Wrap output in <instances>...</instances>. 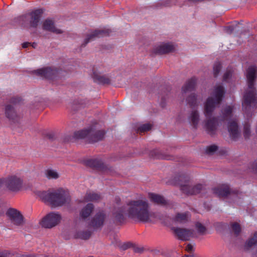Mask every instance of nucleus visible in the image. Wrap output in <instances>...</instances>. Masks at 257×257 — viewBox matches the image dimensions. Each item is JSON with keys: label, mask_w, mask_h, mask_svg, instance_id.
<instances>
[{"label": "nucleus", "mask_w": 257, "mask_h": 257, "mask_svg": "<svg viewBox=\"0 0 257 257\" xmlns=\"http://www.w3.org/2000/svg\"><path fill=\"white\" fill-rule=\"evenodd\" d=\"M225 94L223 86H216L214 90L212 96L209 97L204 105V113L207 120L205 122V127L208 134H215L219 122L227 120L232 115V108L230 106H227L221 110V115L218 117L210 118L216 106L219 104L222 100Z\"/></svg>", "instance_id": "nucleus-1"}, {"label": "nucleus", "mask_w": 257, "mask_h": 257, "mask_svg": "<svg viewBox=\"0 0 257 257\" xmlns=\"http://www.w3.org/2000/svg\"><path fill=\"white\" fill-rule=\"evenodd\" d=\"M124 214L132 219L142 222H150L153 215L149 211L148 202L142 199L130 201L126 206L115 207L112 211V217L116 223H121L125 220Z\"/></svg>", "instance_id": "nucleus-2"}, {"label": "nucleus", "mask_w": 257, "mask_h": 257, "mask_svg": "<svg viewBox=\"0 0 257 257\" xmlns=\"http://www.w3.org/2000/svg\"><path fill=\"white\" fill-rule=\"evenodd\" d=\"M246 76L248 89L243 95L242 107L247 116H250L257 108V95L254 87V82L257 76V67L249 66L246 71Z\"/></svg>", "instance_id": "nucleus-3"}, {"label": "nucleus", "mask_w": 257, "mask_h": 257, "mask_svg": "<svg viewBox=\"0 0 257 257\" xmlns=\"http://www.w3.org/2000/svg\"><path fill=\"white\" fill-rule=\"evenodd\" d=\"M38 195L44 202L49 203L52 207L62 206L70 201L69 192L59 188L53 192L39 191Z\"/></svg>", "instance_id": "nucleus-4"}, {"label": "nucleus", "mask_w": 257, "mask_h": 257, "mask_svg": "<svg viewBox=\"0 0 257 257\" xmlns=\"http://www.w3.org/2000/svg\"><path fill=\"white\" fill-rule=\"evenodd\" d=\"M190 177L181 174L175 178V184L180 186L182 191L187 195H195L201 193L204 186L202 184H197L193 187L189 185Z\"/></svg>", "instance_id": "nucleus-5"}, {"label": "nucleus", "mask_w": 257, "mask_h": 257, "mask_svg": "<svg viewBox=\"0 0 257 257\" xmlns=\"http://www.w3.org/2000/svg\"><path fill=\"white\" fill-rule=\"evenodd\" d=\"M105 133L103 130H97L91 126L87 129L76 131L74 133V138L81 139L87 138L90 143H94L101 140Z\"/></svg>", "instance_id": "nucleus-6"}, {"label": "nucleus", "mask_w": 257, "mask_h": 257, "mask_svg": "<svg viewBox=\"0 0 257 257\" xmlns=\"http://www.w3.org/2000/svg\"><path fill=\"white\" fill-rule=\"evenodd\" d=\"M3 182L6 188L12 192L20 191L23 184V180L16 175H11L3 179Z\"/></svg>", "instance_id": "nucleus-7"}, {"label": "nucleus", "mask_w": 257, "mask_h": 257, "mask_svg": "<svg viewBox=\"0 0 257 257\" xmlns=\"http://www.w3.org/2000/svg\"><path fill=\"white\" fill-rule=\"evenodd\" d=\"M21 98L19 96L13 97L10 100V103L7 104L5 107V115L10 121L13 122H18L19 120L18 116L14 105L19 103L21 101Z\"/></svg>", "instance_id": "nucleus-8"}, {"label": "nucleus", "mask_w": 257, "mask_h": 257, "mask_svg": "<svg viewBox=\"0 0 257 257\" xmlns=\"http://www.w3.org/2000/svg\"><path fill=\"white\" fill-rule=\"evenodd\" d=\"M33 72L41 78L52 80L59 76L60 71L55 67H47L34 70Z\"/></svg>", "instance_id": "nucleus-9"}, {"label": "nucleus", "mask_w": 257, "mask_h": 257, "mask_svg": "<svg viewBox=\"0 0 257 257\" xmlns=\"http://www.w3.org/2000/svg\"><path fill=\"white\" fill-rule=\"evenodd\" d=\"M61 219L59 214L51 212L42 219L41 225L45 228H51L57 225Z\"/></svg>", "instance_id": "nucleus-10"}, {"label": "nucleus", "mask_w": 257, "mask_h": 257, "mask_svg": "<svg viewBox=\"0 0 257 257\" xmlns=\"http://www.w3.org/2000/svg\"><path fill=\"white\" fill-rule=\"evenodd\" d=\"M106 214L103 210H99L91 218L90 225L94 229L101 228L106 218Z\"/></svg>", "instance_id": "nucleus-11"}, {"label": "nucleus", "mask_w": 257, "mask_h": 257, "mask_svg": "<svg viewBox=\"0 0 257 257\" xmlns=\"http://www.w3.org/2000/svg\"><path fill=\"white\" fill-rule=\"evenodd\" d=\"M12 223L16 225H20L23 221V217L20 212L14 208H10L6 212Z\"/></svg>", "instance_id": "nucleus-12"}, {"label": "nucleus", "mask_w": 257, "mask_h": 257, "mask_svg": "<svg viewBox=\"0 0 257 257\" xmlns=\"http://www.w3.org/2000/svg\"><path fill=\"white\" fill-rule=\"evenodd\" d=\"M111 31L109 29L96 30L91 34L88 35L87 38L85 39L84 43L82 44V47H85L86 44L90 41L93 40L94 38L107 36L110 35Z\"/></svg>", "instance_id": "nucleus-13"}, {"label": "nucleus", "mask_w": 257, "mask_h": 257, "mask_svg": "<svg viewBox=\"0 0 257 257\" xmlns=\"http://www.w3.org/2000/svg\"><path fill=\"white\" fill-rule=\"evenodd\" d=\"M173 231L178 238L182 240H189L193 236V231L191 229L176 227Z\"/></svg>", "instance_id": "nucleus-14"}, {"label": "nucleus", "mask_w": 257, "mask_h": 257, "mask_svg": "<svg viewBox=\"0 0 257 257\" xmlns=\"http://www.w3.org/2000/svg\"><path fill=\"white\" fill-rule=\"evenodd\" d=\"M85 164L87 166L103 172L106 171L107 169V167L101 160L98 159L87 160Z\"/></svg>", "instance_id": "nucleus-15"}, {"label": "nucleus", "mask_w": 257, "mask_h": 257, "mask_svg": "<svg viewBox=\"0 0 257 257\" xmlns=\"http://www.w3.org/2000/svg\"><path fill=\"white\" fill-rule=\"evenodd\" d=\"M43 13V11L42 9H38L30 13L29 15L31 17L30 24L31 27L36 28L38 26Z\"/></svg>", "instance_id": "nucleus-16"}, {"label": "nucleus", "mask_w": 257, "mask_h": 257, "mask_svg": "<svg viewBox=\"0 0 257 257\" xmlns=\"http://www.w3.org/2000/svg\"><path fill=\"white\" fill-rule=\"evenodd\" d=\"M175 49L174 46L170 43L161 45L153 50L154 53L158 55L167 54L173 51Z\"/></svg>", "instance_id": "nucleus-17"}, {"label": "nucleus", "mask_w": 257, "mask_h": 257, "mask_svg": "<svg viewBox=\"0 0 257 257\" xmlns=\"http://www.w3.org/2000/svg\"><path fill=\"white\" fill-rule=\"evenodd\" d=\"M101 72L98 71L95 68H93L92 77L94 81L99 84H105L110 83V79L106 76L101 75Z\"/></svg>", "instance_id": "nucleus-18"}, {"label": "nucleus", "mask_w": 257, "mask_h": 257, "mask_svg": "<svg viewBox=\"0 0 257 257\" xmlns=\"http://www.w3.org/2000/svg\"><path fill=\"white\" fill-rule=\"evenodd\" d=\"M213 193L219 197H224L231 193L229 187L227 184H222L213 189Z\"/></svg>", "instance_id": "nucleus-19"}, {"label": "nucleus", "mask_w": 257, "mask_h": 257, "mask_svg": "<svg viewBox=\"0 0 257 257\" xmlns=\"http://www.w3.org/2000/svg\"><path fill=\"white\" fill-rule=\"evenodd\" d=\"M228 130L231 139L236 140L239 137L240 133L238 131V126L236 121L229 122L228 124Z\"/></svg>", "instance_id": "nucleus-20"}, {"label": "nucleus", "mask_w": 257, "mask_h": 257, "mask_svg": "<svg viewBox=\"0 0 257 257\" xmlns=\"http://www.w3.org/2000/svg\"><path fill=\"white\" fill-rule=\"evenodd\" d=\"M196 79L195 77H192L188 80L184 85L182 87V93L184 95L188 92L193 91L196 86Z\"/></svg>", "instance_id": "nucleus-21"}, {"label": "nucleus", "mask_w": 257, "mask_h": 257, "mask_svg": "<svg viewBox=\"0 0 257 257\" xmlns=\"http://www.w3.org/2000/svg\"><path fill=\"white\" fill-rule=\"evenodd\" d=\"M43 29L44 30L48 31L58 34L62 33V31L60 29L56 28L54 26V22L49 19H47L44 21L43 24Z\"/></svg>", "instance_id": "nucleus-22"}, {"label": "nucleus", "mask_w": 257, "mask_h": 257, "mask_svg": "<svg viewBox=\"0 0 257 257\" xmlns=\"http://www.w3.org/2000/svg\"><path fill=\"white\" fill-rule=\"evenodd\" d=\"M150 200L158 205L165 206L168 204L167 200L164 197L160 195L155 193H149V194Z\"/></svg>", "instance_id": "nucleus-23"}, {"label": "nucleus", "mask_w": 257, "mask_h": 257, "mask_svg": "<svg viewBox=\"0 0 257 257\" xmlns=\"http://www.w3.org/2000/svg\"><path fill=\"white\" fill-rule=\"evenodd\" d=\"M94 206L92 203H88L81 210L80 216L81 218L85 219L88 218L93 211Z\"/></svg>", "instance_id": "nucleus-24"}, {"label": "nucleus", "mask_w": 257, "mask_h": 257, "mask_svg": "<svg viewBox=\"0 0 257 257\" xmlns=\"http://www.w3.org/2000/svg\"><path fill=\"white\" fill-rule=\"evenodd\" d=\"M101 199V197L99 194L88 191L86 192L82 202L98 201Z\"/></svg>", "instance_id": "nucleus-25"}, {"label": "nucleus", "mask_w": 257, "mask_h": 257, "mask_svg": "<svg viewBox=\"0 0 257 257\" xmlns=\"http://www.w3.org/2000/svg\"><path fill=\"white\" fill-rule=\"evenodd\" d=\"M189 213L188 212L184 213H178L174 217L173 220L179 223H185L189 219Z\"/></svg>", "instance_id": "nucleus-26"}, {"label": "nucleus", "mask_w": 257, "mask_h": 257, "mask_svg": "<svg viewBox=\"0 0 257 257\" xmlns=\"http://www.w3.org/2000/svg\"><path fill=\"white\" fill-rule=\"evenodd\" d=\"M189 120L191 124L194 128H196L199 120V115L197 110H193L189 117Z\"/></svg>", "instance_id": "nucleus-27"}, {"label": "nucleus", "mask_w": 257, "mask_h": 257, "mask_svg": "<svg viewBox=\"0 0 257 257\" xmlns=\"http://www.w3.org/2000/svg\"><path fill=\"white\" fill-rule=\"evenodd\" d=\"M45 175L48 179H57L59 178V174L56 170L48 169L45 171Z\"/></svg>", "instance_id": "nucleus-28"}, {"label": "nucleus", "mask_w": 257, "mask_h": 257, "mask_svg": "<svg viewBox=\"0 0 257 257\" xmlns=\"http://www.w3.org/2000/svg\"><path fill=\"white\" fill-rule=\"evenodd\" d=\"M187 103L191 108H194L197 106L196 95L194 93H191L186 98Z\"/></svg>", "instance_id": "nucleus-29"}, {"label": "nucleus", "mask_w": 257, "mask_h": 257, "mask_svg": "<svg viewBox=\"0 0 257 257\" xmlns=\"http://www.w3.org/2000/svg\"><path fill=\"white\" fill-rule=\"evenodd\" d=\"M91 234V232L89 230L80 231L75 234V237L83 239H87L90 237Z\"/></svg>", "instance_id": "nucleus-30"}, {"label": "nucleus", "mask_w": 257, "mask_h": 257, "mask_svg": "<svg viewBox=\"0 0 257 257\" xmlns=\"http://www.w3.org/2000/svg\"><path fill=\"white\" fill-rule=\"evenodd\" d=\"M180 1H182V0H163L159 2V4L165 7H170L172 5H181Z\"/></svg>", "instance_id": "nucleus-31"}, {"label": "nucleus", "mask_w": 257, "mask_h": 257, "mask_svg": "<svg viewBox=\"0 0 257 257\" xmlns=\"http://www.w3.org/2000/svg\"><path fill=\"white\" fill-rule=\"evenodd\" d=\"M151 155L156 159H169V157L164 154H163L159 150H153L151 153Z\"/></svg>", "instance_id": "nucleus-32"}, {"label": "nucleus", "mask_w": 257, "mask_h": 257, "mask_svg": "<svg viewBox=\"0 0 257 257\" xmlns=\"http://www.w3.org/2000/svg\"><path fill=\"white\" fill-rule=\"evenodd\" d=\"M257 243V232H255L253 236L249 239L245 243V247L247 248L251 247Z\"/></svg>", "instance_id": "nucleus-33"}, {"label": "nucleus", "mask_w": 257, "mask_h": 257, "mask_svg": "<svg viewBox=\"0 0 257 257\" xmlns=\"http://www.w3.org/2000/svg\"><path fill=\"white\" fill-rule=\"evenodd\" d=\"M222 65L220 62H216L213 66V74L215 77H217L219 74L220 70L221 69Z\"/></svg>", "instance_id": "nucleus-34"}, {"label": "nucleus", "mask_w": 257, "mask_h": 257, "mask_svg": "<svg viewBox=\"0 0 257 257\" xmlns=\"http://www.w3.org/2000/svg\"><path fill=\"white\" fill-rule=\"evenodd\" d=\"M195 227L198 232L201 235L205 234L206 231V228L199 222H197L196 223Z\"/></svg>", "instance_id": "nucleus-35"}, {"label": "nucleus", "mask_w": 257, "mask_h": 257, "mask_svg": "<svg viewBox=\"0 0 257 257\" xmlns=\"http://www.w3.org/2000/svg\"><path fill=\"white\" fill-rule=\"evenodd\" d=\"M152 128V125L150 123H146L141 125L138 128V132L140 133H145L150 131Z\"/></svg>", "instance_id": "nucleus-36"}, {"label": "nucleus", "mask_w": 257, "mask_h": 257, "mask_svg": "<svg viewBox=\"0 0 257 257\" xmlns=\"http://www.w3.org/2000/svg\"><path fill=\"white\" fill-rule=\"evenodd\" d=\"M250 135V125L245 123L243 126V136L245 139H248Z\"/></svg>", "instance_id": "nucleus-37"}, {"label": "nucleus", "mask_w": 257, "mask_h": 257, "mask_svg": "<svg viewBox=\"0 0 257 257\" xmlns=\"http://www.w3.org/2000/svg\"><path fill=\"white\" fill-rule=\"evenodd\" d=\"M231 228L234 234L236 236L238 235L241 231V227L240 225L236 222H234L231 224Z\"/></svg>", "instance_id": "nucleus-38"}, {"label": "nucleus", "mask_w": 257, "mask_h": 257, "mask_svg": "<svg viewBox=\"0 0 257 257\" xmlns=\"http://www.w3.org/2000/svg\"><path fill=\"white\" fill-rule=\"evenodd\" d=\"M218 147L217 146L212 145L207 147L206 151L207 154H211L216 151Z\"/></svg>", "instance_id": "nucleus-39"}, {"label": "nucleus", "mask_w": 257, "mask_h": 257, "mask_svg": "<svg viewBox=\"0 0 257 257\" xmlns=\"http://www.w3.org/2000/svg\"><path fill=\"white\" fill-rule=\"evenodd\" d=\"M232 72L230 70H227L224 74L223 79V81H226L232 75Z\"/></svg>", "instance_id": "nucleus-40"}, {"label": "nucleus", "mask_w": 257, "mask_h": 257, "mask_svg": "<svg viewBox=\"0 0 257 257\" xmlns=\"http://www.w3.org/2000/svg\"><path fill=\"white\" fill-rule=\"evenodd\" d=\"M234 30V27L233 26H228L225 27V30L226 33L228 34H231Z\"/></svg>", "instance_id": "nucleus-41"}, {"label": "nucleus", "mask_w": 257, "mask_h": 257, "mask_svg": "<svg viewBox=\"0 0 257 257\" xmlns=\"http://www.w3.org/2000/svg\"><path fill=\"white\" fill-rule=\"evenodd\" d=\"M47 138L50 140H53L55 139V135L53 133H49L46 135Z\"/></svg>", "instance_id": "nucleus-42"}, {"label": "nucleus", "mask_w": 257, "mask_h": 257, "mask_svg": "<svg viewBox=\"0 0 257 257\" xmlns=\"http://www.w3.org/2000/svg\"><path fill=\"white\" fill-rule=\"evenodd\" d=\"M251 169L253 172L257 173V161L253 163L251 165Z\"/></svg>", "instance_id": "nucleus-43"}, {"label": "nucleus", "mask_w": 257, "mask_h": 257, "mask_svg": "<svg viewBox=\"0 0 257 257\" xmlns=\"http://www.w3.org/2000/svg\"><path fill=\"white\" fill-rule=\"evenodd\" d=\"M186 250L188 252H192L193 250V247L191 244H188L186 247Z\"/></svg>", "instance_id": "nucleus-44"}, {"label": "nucleus", "mask_w": 257, "mask_h": 257, "mask_svg": "<svg viewBox=\"0 0 257 257\" xmlns=\"http://www.w3.org/2000/svg\"><path fill=\"white\" fill-rule=\"evenodd\" d=\"M165 96H162V100L160 102V105L162 107H164L166 106V103L165 102Z\"/></svg>", "instance_id": "nucleus-45"}, {"label": "nucleus", "mask_w": 257, "mask_h": 257, "mask_svg": "<svg viewBox=\"0 0 257 257\" xmlns=\"http://www.w3.org/2000/svg\"><path fill=\"white\" fill-rule=\"evenodd\" d=\"M30 44V43H29V42H25V43L22 44V47L23 48H27L29 46V45Z\"/></svg>", "instance_id": "nucleus-46"}, {"label": "nucleus", "mask_w": 257, "mask_h": 257, "mask_svg": "<svg viewBox=\"0 0 257 257\" xmlns=\"http://www.w3.org/2000/svg\"><path fill=\"white\" fill-rule=\"evenodd\" d=\"M115 201L116 204H118L120 202V198L119 197H116L115 199Z\"/></svg>", "instance_id": "nucleus-47"}, {"label": "nucleus", "mask_w": 257, "mask_h": 257, "mask_svg": "<svg viewBox=\"0 0 257 257\" xmlns=\"http://www.w3.org/2000/svg\"><path fill=\"white\" fill-rule=\"evenodd\" d=\"M141 251H142V249H141L140 248H136L135 249V251L137 252H141Z\"/></svg>", "instance_id": "nucleus-48"}, {"label": "nucleus", "mask_w": 257, "mask_h": 257, "mask_svg": "<svg viewBox=\"0 0 257 257\" xmlns=\"http://www.w3.org/2000/svg\"><path fill=\"white\" fill-rule=\"evenodd\" d=\"M128 246L127 244H124L123 245V248L124 249H126L127 248H128Z\"/></svg>", "instance_id": "nucleus-49"}, {"label": "nucleus", "mask_w": 257, "mask_h": 257, "mask_svg": "<svg viewBox=\"0 0 257 257\" xmlns=\"http://www.w3.org/2000/svg\"><path fill=\"white\" fill-rule=\"evenodd\" d=\"M32 46L34 48H35L37 46V44L36 43H33L32 44Z\"/></svg>", "instance_id": "nucleus-50"}, {"label": "nucleus", "mask_w": 257, "mask_h": 257, "mask_svg": "<svg viewBox=\"0 0 257 257\" xmlns=\"http://www.w3.org/2000/svg\"><path fill=\"white\" fill-rule=\"evenodd\" d=\"M2 184H3V179H0V186H1V185Z\"/></svg>", "instance_id": "nucleus-51"}, {"label": "nucleus", "mask_w": 257, "mask_h": 257, "mask_svg": "<svg viewBox=\"0 0 257 257\" xmlns=\"http://www.w3.org/2000/svg\"><path fill=\"white\" fill-rule=\"evenodd\" d=\"M79 104L81 106H82L83 105V104L82 103H79Z\"/></svg>", "instance_id": "nucleus-52"}, {"label": "nucleus", "mask_w": 257, "mask_h": 257, "mask_svg": "<svg viewBox=\"0 0 257 257\" xmlns=\"http://www.w3.org/2000/svg\"><path fill=\"white\" fill-rule=\"evenodd\" d=\"M254 256H255V257H257V256L256 255V254H254Z\"/></svg>", "instance_id": "nucleus-53"}, {"label": "nucleus", "mask_w": 257, "mask_h": 257, "mask_svg": "<svg viewBox=\"0 0 257 257\" xmlns=\"http://www.w3.org/2000/svg\"><path fill=\"white\" fill-rule=\"evenodd\" d=\"M0 257H3V256L0 255Z\"/></svg>", "instance_id": "nucleus-54"}]
</instances>
